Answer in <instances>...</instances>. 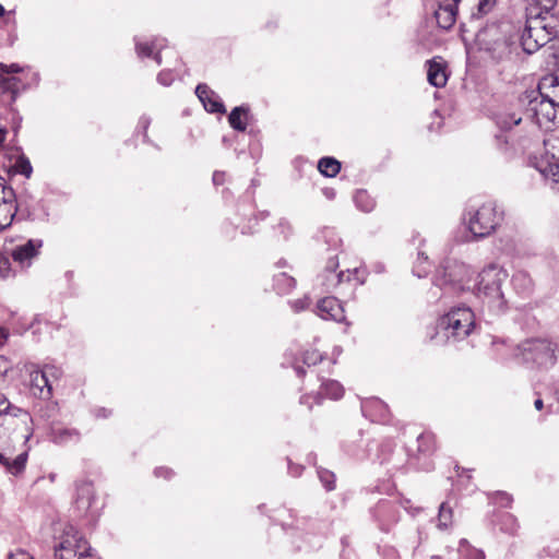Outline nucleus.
Returning <instances> with one entry per match:
<instances>
[{"label": "nucleus", "mask_w": 559, "mask_h": 559, "mask_svg": "<svg viewBox=\"0 0 559 559\" xmlns=\"http://www.w3.org/2000/svg\"><path fill=\"white\" fill-rule=\"evenodd\" d=\"M508 273L501 266L490 264L478 274L477 297L495 313L507 309V299L502 285L508 280Z\"/></svg>", "instance_id": "nucleus-1"}, {"label": "nucleus", "mask_w": 559, "mask_h": 559, "mask_svg": "<svg viewBox=\"0 0 559 559\" xmlns=\"http://www.w3.org/2000/svg\"><path fill=\"white\" fill-rule=\"evenodd\" d=\"M475 325L474 313L468 307L452 308L437 322L438 342L462 341Z\"/></svg>", "instance_id": "nucleus-2"}, {"label": "nucleus", "mask_w": 559, "mask_h": 559, "mask_svg": "<svg viewBox=\"0 0 559 559\" xmlns=\"http://www.w3.org/2000/svg\"><path fill=\"white\" fill-rule=\"evenodd\" d=\"M467 228L475 238L491 235L503 219V211L495 202L484 203L467 213Z\"/></svg>", "instance_id": "nucleus-3"}, {"label": "nucleus", "mask_w": 559, "mask_h": 559, "mask_svg": "<svg viewBox=\"0 0 559 559\" xmlns=\"http://www.w3.org/2000/svg\"><path fill=\"white\" fill-rule=\"evenodd\" d=\"M557 345L548 340H526L514 349V356L524 362H533L542 368L552 367L557 361Z\"/></svg>", "instance_id": "nucleus-4"}, {"label": "nucleus", "mask_w": 559, "mask_h": 559, "mask_svg": "<svg viewBox=\"0 0 559 559\" xmlns=\"http://www.w3.org/2000/svg\"><path fill=\"white\" fill-rule=\"evenodd\" d=\"M472 276L473 271L467 264L447 259L437 270L435 283L440 287L450 286L454 290H465L469 288Z\"/></svg>", "instance_id": "nucleus-5"}, {"label": "nucleus", "mask_w": 559, "mask_h": 559, "mask_svg": "<svg viewBox=\"0 0 559 559\" xmlns=\"http://www.w3.org/2000/svg\"><path fill=\"white\" fill-rule=\"evenodd\" d=\"M56 559H99L92 552L84 537L72 526L64 531L61 542L55 547Z\"/></svg>", "instance_id": "nucleus-6"}, {"label": "nucleus", "mask_w": 559, "mask_h": 559, "mask_svg": "<svg viewBox=\"0 0 559 559\" xmlns=\"http://www.w3.org/2000/svg\"><path fill=\"white\" fill-rule=\"evenodd\" d=\"M540 17H527L525 28L521 35L523 50L527 53L537 51L548 43V35L542 31Z\"/></svg>", "instance_id": "nucleus-7"}, {"label": "nucleus", "mask_w": 559, "mask_h": 559, "mask_svg": "<svg viewBox=\"0 0 559 559\" xmlns=\"http://www.w3.org/2000/svg\"><path fill=\"white\" fill-rule=\"evenodd\" d=\"M338 267V259L336 255L329 258L326 265H325V282L324 286L328 290L336 289L340 285H342L344 282H349L352 278V275H356L358 273V270L355 269L353 272L347 270L346 272L341 271L336 273V270Z\"/></svg>", "instance_id": "nucleus-8"}, {"label": "nucleus", "mask_w": 559, "mask_h": 559, "mask_svg": "<svg viewBox=\"0 0 559 559\" xmlns=\"http://www.w3.org/2000/svg\"><path fill=\"white\" fill-rule=\"evenodd\" d=\"M25 91V84L19 78H2L0 80V106L10 107L16 100L19 94Z\"/></svg>", "instance_id": "nucleus-9"}, {"label": "nucleus", "mask_w": 559, "mask_h": 559, "mask_svg": "<svg viewBox=\"0 0 559 559\" xmlns=\"http://www.w3.org/2000/svg\"><path fill=\"white\" fill-rule=\"evenodd\" d=\"M317 314L324 320L342 322L345 319L344 308L335 297H325L317 304Z\"/></svg>", "instance_id": "nucleus-10"}, {"label": "nucleus", "mask_w": 559, "mask_h": 559, "mask_svg": "<svg viewBox=\"0 0 559 559\" xmlns=\"http://www.w3.org/2000/svg\"><path fill=\"white\" fill-rule=\"evenodd\" d=\"M344 389L342 384L335 380H328L321 384L320 392L318 395H304L300 399L301 404H307L309 409L312 407L313 403H319L321 396L329 397L331 400H338L343 396Z\"/></svg>", "instance_id": "nucleus-11"}, {"label": "nucleus", "mask_w": 559, "mask_h": 559, "mask_svg": "<svg viewBox=\"0 0 559 559\" xmlns=\"http://www.w3.org/2000/svg\"><path fill=\"white\" fill-rule=\"evenodd\" d=\"M41 246L43 241L40 239H29L27 242L13 249L12 258L21 266H29L32 260L38 255Z\"/></svg>", "instance_id": "nucleus-12"}, {"label": "nucleus", "mask_w": 559, "mask_h": 559, "mask_svg": "<svg viewBox=\"0 0 559 559\" xmlns=\"http://www.w3.org/2000/svg\"><path fill=\"white\" fill-rule=\"evenodd\" d=\"M532 164L550 183L551 189L559 192V160L551 162L550 159L534 157Z\"/></svg>", "instance_id": "nucleus-13"}, {"label": "nucleus", "mask_w": 559, "mask_h": 559, "mask_svg": "<svg viewBox=\"0 0 559 559\" xmlns=\"http://www.w3.org/2000/svg\"><path fill=\"white\" fill-rule=\"evenodd\" d=\"M195 94L206 111L216 114H224L226 111L219 96L206 84H199L195 88Z\"/></svg>", "instance_id": "nucleus-14"}, {"label": "nucleus", "mask_w": 559, "mask_h": 559, "mask_svg": "<svg viewBox=\"0 0 559 559\" xmlns=\"http://www.w3.org/2000/svg\"><path fill=\"white\" fill-rule=\"evenodd\" d=\"M530 105L538 124H543L544 122H551L558 118V106L548 99H544V97H540L539 102H537V99L531 100Z\"/></svg>", "instance_id": "nucleus-15"}, {"label": "nucleus", "mask_w": 559, "mask_h": 559, "mask_svg": "<svg viewBox=\"0 0 559 559\" xmlns=\"http://www.w3.org/2000/svg\"><path fill=\"white\" fill-rule=\"evenodd\" d=\"M16 214L23 218H31V213L24 209L23 202L0 203V231L11 226Z\"/></svg>", "instance_id": "nucleus-16"}, {"label": "nucleus", "mask_w": 559, "mask_h": 559, "mask_svg": "<svg viewBox=\"0 0 559 559\" xmlns=\"http://www.w3.org/2000/svg\"><path fill=\"white\" fill-rule=\"evenodd\" d=\"M460 0H452L449 3H440L435 10V19L442 29H450L456 20V4Z\"/></svg>", "instance_id": "nucleus-17"}, {"label": "nucleus", "mask_w": 559, "mask_h": 559, "mask_svg": "<svg viewBox=\"0 0 559 559\" xmlns=\"http://www.w3.org/2000/svg\"><path fill=\"white\" fill-rule=\"evenodd\" d=\"M28 457L27 451H24L12 457L8 451H0V465L5 468L11 475H19L25 469L26 461Z\"/></svg>", "instance_id": "nucleus-18"}, {"label": "nucleus", "mask_w": 559, "mask_h": 559, "mask_svg": "<svg viewBox=\"0 0 559 559\" xmlns=\"http://www.w3.org/2000/svg\"><path fill=\"white\" fill-rule=\"evenodd\" d=\"M166 47V39H155L151 44L135 39V50L140 58L152 57L159 66L162 63L160 51Z\"/></svg>", "instance_id": "nucleus-19"}, {"label": "nucleus", "mask_w": 559, "mask_h": 559, "mask_svg": "<svg viewBox=\"0 0 559 559\" xmlns=\"http://www.w3.org/2000/svg\"><path fill=\"white\" fill-rule=\"evenodd\" d=\"M94 501L93 484L82 480L76 484L75 506L80 511L86 512Z\"/></svg>", "instance_id": "nucleus-20"}, {"label": "nucleus", "mask_w": 559, "mask_h": 559, "mask_svg": "<svg viewBox=\"0 0 559 559\" xmlns=\"http://www.w3.org/2000/svg\"><path fill=\"white\" fill-rule=\"evenodd\" d=\"M50 439L56 444L66 445L79 442L81 433L75 428L53 426L51 427Z\"/></svg>", "instance_id": "nucleus-21"}, {"label": "nucleus", "mask_w": 559, "mask_h": 559, "mask_svg": "<svg viewBox=\"0 0 559 559\" xmlns=\"http://www.w3.org/2000/svg\"><path fill=\"white\" fill-rule=\"evenodd\" d=\"M538 93L559 108V81L555 76H545L538 84Z\"/></svg>", "instance_id": "nucleus-22"}, {"label": "nucleus", "mask_w": 559, "mask_h": 559, "mask_svg": "<svg viewBox=\"0 0 559 559\" xmlns=\"http://www.w3.org/2000/svg\"><path fill=\"white\" fill-rule=\"evenodd\" d=\"M427 79L428 82L435 87H443L447 84L448 76L445 68L441 61L432 59L427 62Z\"/></svg>", "instance_id": "nucleus-23"}, {"label": "nucleus", "mask_w": 559, "mask_h": 559, "mask_svg": "<svg viewBox=\"0 0 559 559\" xmlns=\"http://www.w3.org/2000/svg\"><path fill=\"white\" fill-rule=\"evenodd\" d=\"M496 126L503 131L510 130L513 126L520 124L522 116L508 109L499 110L493 115Z\"/></svg>", "instance_id": "nucleus-24"}, {"label": "nucleus", "mask_w": 559, "mask_h": 559, "mask_svg": "<svg viewBox=\"0 0 559 559\" xmlns=\"http://www.w3.org/2000/svg\"><path fill=\"white\" fill-rule=\"evenodd\" d=\"M32 385L38 390L39 396L43 399H50L52 395L51 382H48L45 373L39 370H35L31 373Z\"/></svg>", "instance_id": "nucleus-25"}, {"label": "nucleus", "mask_w": 559, "mask_h": 559, "mask_svg": "<svg viewBox=\"0 0 559 559\" xmlns=\"http://www.w3.org/2000/svg\"><path fill=\"white\" fill-rule=\"evenodd\" d=\"M248 111V108L245 106L235 107L228 116L230 127L237 131L243 132L247 129Z\"/></svg>", "instance_id": "nucleus-26"}, {"label": "nucleus", "mask_w": 559, "mask_h": 559, "mask_svg": "<svg viewBox=\"0 0 559 559\" xmlns=\"http://www.w3.org/2000/svg\"><path fill=\"white\" fill-rule=\"evenodd\" d=\"M545 155L539 158L559 162V132L549 134L544 140Z\"/></svg>", "instance_id": "nucleus-27"}, {"label": "nucleus", "mask_w": 559, "mask_h": 559, "mask_svg": "<svg viewBox=\"0 0 559 559\" xmlns=\"http://www.w3.org/2000/svg\"><path fill=\"white\" fill-rule=\"evenodd\" d=\"M513 284L516 290L523 295H530L533 290L534 283L532 277L523 271H519L513 275Z\"/></svg>", "instance_id": "nucleus-28"}, {"label": "nucleus", "mask_w": 559, "mask_h": 559, "mask_svg": "<svg viewBox=\"0 0 559 559\" xmlns=\"http://www.w3.org/2000/svg\"><path fill=\"white\" fill-rule=\"evenodd\" d=\"M319 171L325 177H335L341 170V163L333 157H322L318 163Z\"/></svg>", "instance_id": "nucleus-29"}, {"label": "nucleus", "mask_w": 559, "mask_h": 559, "mask_svg": "<svg viewBox=\"0 0 559 559\" xmlns=\"http://www.w3.org/2000/svg\"><path fill=\"white\" fill-rule=\"evenodd\" d=\"M533 17H540L542 31L548 35V43L558 35L556 19L552 15L538 12Z\"/></svg>", "instance_id": "nucleus-30"}, {"label": "nucleus", "mask_w": 559, "mask_h": 559, "mask_svg": "<svg viewBox=\"0 0 559 559\" xmlns=\"http://www.w3.org/2000/svg\"><path fill=\"white\" fill-rule=\"evenodd\" d=\"M295 278L282 272L274 276V289L277 294H287L295 287Z\"/></svg>", "instance_id": "nucleus-31"}, {"label": "nucleus", "mask_w": 559, "mask_h": 559, "mask_svg": "<svg viewBox=\"0 0 559 559\" xmlns=\"http://www.w3.org/2000/svg\"><path fill=\"white\" fill-rule=\"evenodd\" d=\"M459 552L462 559H485V552L471 546L466 539L460 542Z\"/></svg>", "instance_id": "nucleus-32"}, {"label": "nucleus", "mask_w": 559, "mask_h": 559, "mask_svg": "<svg viewBox=\"0 0 559 559\" xmlns=\"http://www.w3.org/2000/svg\"><path fill=\"white\" fill-rule=\"evenodd\" d=\"M453 511L448 507L447 502H442L439 508L438 527L448 528L452 523Z\"/></svg>", "instance_id": "nucleus-33"}, {"label": "nucleus", "mask_w": 559, "mask_h": 559, "mask_svg": "<svg viewBox=\"0 0 559 559\" xmlns=\"http://www.w3.org/2000/svg\"><path fill=\"white\" fill-rule=\"evenodd\" d=\"M500 530L510 535H514L519 530V523L516 518L511 513H504L501 516Z\"/></svg>", "instance_id": "nucleus-34"}, {"label": "nucleus", "mask_w": 559, "mask_h": 559, "mask_svg": "<svg viewBox=\"0 0 559 559\" xmlns=\"http://www.w3.org/2000/svg\"><path fill=\"white\" fill-rule=\"evenodd\" d=\"M354 201L357 207L364 212H370L374 206L373 200L366 191H357L354 197Z\"/></svg>", "instance_id": "nucleus-35"}, {"label": "nucleus", "mask_w": 559, "mask_h": 559, "mask_svg": "<svg viewBox=\"0 0 559 559\" xmlns=\"http://www.w3.org/2000/svg\"><path fill=\"white\" fill-rule=\"evenodd\" d=\"M3 202H19L16 194L12 187L7 185L4 178L0 177V203Z\"/></svg>", "instance_id": "nucleus-36"}, {"label": "nucleus", "mask_w": 559, "mask_h": 559, "mask_svg": "<svg viewBox=\"0 0 559 559\" xmlns=\"http://www.w3.org/2000/svg\"><path fill=\"white\" fill-rule=\"evenodd\" d=\"M496 0H478L476 11L472 12L473 19H480L488 14L495 7Z\"/></svg>", "instance_id": "nucleus-37"}, {"label": "nucleus", "mask_w": 559, "mask_h": 559, "mask_svg": "<svg viewBox=\"0 0 559 559\" xmlns=\"http://www.w3.org/2000/svg\"><path fill=\"white\" fill-rule=\"evenodd\" d=\"M371 407H374L379 411L381 418L385 417V414L388 413V407L382 401H380L378 399H372L370 401H366L361 405V411L365 415H367V413L369 412V409Z\"/></svg>", "instance_id": "nucleus-38"}, {"label": "nucleus", "mask_w": 559, "mask_h": 559, "mask_svg": "<svg viewBox=\"0 0 559 559\" xmlns=\"http://www.w3.org/2000/svg\"><path fill=\"white\" fill-rule=\"evenodd\" d=\"M318 476L326 490L331 491L335 488V476L332 472L321 468L318 471Z\"/></svg>", "instance_id": "nucleus-39"}, {"label": "nucleus", "mask_w": 559, "mask_h": 559, "mask_svg": "<svg viewBox=\"0 0 559 559\" xmlns=\"http://www.w3.org/2000/svg\"><path fill=\"white\" fill-rule=\"evenodd\" d=\"M43 373H45L48 382H51V385L55 381L59 380L62 376L61 368L55 366V365H45L41 369Z\"/></svg>", "instance_id": "nucleus-40"}, {"label": "nucleus", "mask_w": 559, "mask_h": 559, "mask_svg": "<svg viewBox=\"0 0 559 559\" xmlns=\"http://www.w3.org/2000/svg\"><path fill=\"white\" fill-rule=\"evenodd\" d=\"M14 169L16 173L24 175L25 177H29L32 175L33 168L29 160L25 156H20L15 164Z\"/></svg>", "instance_id": "nucleus-41"}, {"label": "nucleus", "mask_w": 559, "mask_h": 559, "mask_svg": "<svg viewBox=\"0 0 559 559\" xmlns=\"http://www.w3.org/2000/svg\"><path fill=\"white\" fill-rule=\"evenodd\" d=\"M20 71H21V68L16 63H12L10 66L0 63V80L2 78H15L14 75H10V74L19 73ZM17 78L21 79L20 76H17ZM21 81L23 84H25V88H26L27 84L22 79H21Z\"/></svg>", "instance_id": "nucleus-42"}, {"label": "nucleus", "mask_w": 559, "mask_h": 559, "mask_svg": "<svg viewBox=\"0 0 559 559\" xmlns=\"http://www.w3.org/2000/svg\"><path fill=\"white\" fill-rule=\"evenodd\" d=\"M417 441L419 452H429L433 448V437L429 433H421Z\"/></svg>", "instance_id": "nucleus-43"}, {"label": "nucleus", "mask_w": 559, "mask_h": 559, "mask_svg": "<svg viewBox=\"0 0 559 559\" xmlns=\"http://www.w3.org/2000/svg\"><path fill=\"white\" fill-rule=\"evenodd\" d=\"M322 360V355L318 350H307L304 354L302 361L307 366H314Z\"/></svg>", "instance_id": "nucleus-44"}, {"label": "nucleus", "mask_w": 559, "mask_h": 559, "mask_svg": "<svg viewBox=\"0 0 559 559\" xmlns=\"http://www.w3.org/2000/svg\"><path fill=\"white\" fill-rule=\"evenodd\" d=\"M175 80V75L171 70H163L157 75V82L163 86H169Z\"/></svg>", "instance_id": "nucleus-45"}, {"label": "nucleus", "mask_w": 559, "mask_h": 559, "mask_svg": "<svg viewBox=\"0 0 559 559\" xmlns=\"http://www.w3.org/2000/svg\"><path fill=\"white\" fill-rule=\"evenodd\" d=\"M7 338H8V333L5 332V330L0 329V345H2ZM8 370H9L8 360L3 356H0V374H5L8 372Z\"/></svg>", "instance_id": "nucleus-46"}, {"label": "nucleus", "mask_w": 559, "mask_h": 559, "mask_svg": "<svg viewBox=\"0 0 559 559\" xmlns=\"http://www.w3.org/2000/svg\"><path fill=\"white\" fill-rule=\"evenodd\" d=\"M533 2L539 8V12L548 14L555 8L557 0H533Z\"/></svg>", "instance_id": "nucleus-47"}, {"label": "nucleus", "mask_w": 559, "mask_h": 559, "mask_svg": "<svg viewBox=\"0 0 559 559\" xmlns=\"http://www.w3.org/2000/svg\"><path fill=\"white\" fill-rule=\"evenodd\" d=\"M495 501L503 508H508L511 506L512 497L507 492L500 491L496 493Z\"/></svg>", "instance_id": "nucleus-48"}, {"label": "nucleus", "mask_w": 559, "mask_h": 559, "mask_svg": "<svg viewBox=\"0 0 559 559\" xmlns=\"http://www.w3.org/2000/svg\"><path fill=\"white\" fill-rule=\"evenodd\" d=\"M11 273V263L9 258L0 255V276L5 278L10 276Z\"/></svg>", "instance_id": "nucleus-49"}, {"label": "nucleus", "mask_w": 559, "mask_h": 559, "mask_svg": "<svg viewBox=\"0 0 559 559\" xmlns=\"http://www.w3.org/2000/svg\"><path fill=\"white\" fill-rule=\"evenodd\" d=\"M428 262V257L425 255V253L423 252H419L418 253V257H417V265L414 267V273L418 276V277H423L425 273H427L426 269H423L420 270L419 266L423 264V263H427Z\"/></svg>", "instance_id": "nucleus-50"}, {"label": "nucleus", "mask_w": 559, "mask_h": 559, "mask_svg": "<svg viewBox=\"0 0 559 559\" xmlns=\"http://www.w3.org/2000/svg\"><path fill=\"white\" fill-rule=\"evenodd\" d=\"M310 305L309 297L305 296L304 298L294 300L292 302V307L296 312H299L301 310H305Z\"/></svg>", "instance_id": "nucleus-51"}, {"label": "nucleus", "mask_w": 559, "mask_h": 559, "mask_svg": "<svg viewBox=\"0 0 559 559\" xmlns=\"http://www.w3.org/2000/svg\"><path fill=\"white\" fill-rule=\"evenodd\" d=\"M11 408V403L4 394L0 393V416L7 414Z\"/></svg>", "instance_id": "nucleus-52"}, {"label": "nucleus", "mask_w": 559, "mask_h": 559, "mask_svg": "<svg viewBox=\"0 0 559 559\" xmlns=\"http://www.w3.org/2000/svg\"><path fill=\"white\" fill-rule=\"evenodd\" d=\"M156 477H164L166 479L170 478L173 472L167 467H158L154 471Z\"/></svg>", "instance_id": "nucleus-53"}, {"label": "nucleus", "mask_w": 559, "mask_h": 559, "mask_svg": "<svg viewBox=\"0 0 559 559\" xmlns=\"http://www.w3.org/2000/svg\"><path fill=\"white\" fill-rule=\"evenodd\" d=\"M225 181V173L224 171H215L213 174V182L215 186L223 185Z\"/></svg>", "instance_id": "nucleus-54"}, {"label": "nucleus", "mask_w": 559, "mask_h": 559, "mask_svg": "<svg viewBox=\"0 0 559 559\" xmlns=\"http://www.w3.org/2000/svg\"><path fill=\"white\" fill-rule=\"evenodd\" d=\"M150 123H151V120L148 117L143 116L140 118L139 126L141 128H143L144 136H146V131H147Z\"/></svg>", "instance_id": "nucleus-55"}, {"label": "nucleus", "mask_w": 559, "mask_h": 559, "mask_svg": "<svg viewBox=\"0 0 559 559\" xmlns=\"http://www.w3.org/2000/svg\"><path fill=\"white\" fill-rule=\"evenodd\" d=\"M288 469H289V473H290L293 476H299V475L301 474L302 466H300V465H293V464L289 462Z\"/></svg>", "instance_id": "nucleus-56"}, {"label": "nucleus", "mask_w": 559, "mask_h": 559, "mask_svg": "<svg viewBox=\"0 0 559 559\" xmlns=\"http://www.w3.org/2000/svg\"><path fill=\"white\" fill-rule=\"evenodd\" d=\"M328 233H329V234H331V238H330L329 242H331V245L334 247V249H337V247H340V246H341L342 240H341L338 237H336V236L332 233V230H328Z\"/></svg>", "instance_id": "nucleus-57"}, {"label": "nucleus", "mask_w": 559, "mask_h": 559, "mask_svg": "<svg viewBox=\"0 0 559 559\" xmlns=\"http://www.w3.org/2000/svg\"><path fill=\"white\" fill-rule=\"evenodd\" d=\"M278 228H281V233L286 237L287 236V231L290 230V225L288 224V222L282 219L278 223Z\"/></svg>", "instance_id": "nucleus-58"}, {"label": "nucleus", "mask_w": 559, "mask_h": 559, "mask_svg": "<svg viewBox=\"0 0 559 559\" xmlns=\"http://www.w3.org/2000/svg\"><path fill=\"white\" fill-rule=\"evenodd\" d=\"M15 559H34L31 555H28L24 550H19L15 552Z\"/></svg>", "instance_id": "nucleus-59"}, {"label": "nucleus", "mask_w": 559, "mask_h": 559, "mask_svg": "<svg viewBox=\"0 0 559 559\" xmlns=\"http://www.w3.org/2000/svg\"><path fill=\"white\" fill-rule=\"evenodd\" d=\"M8 131L5 128H0V147L2 146Z\"/></svg>", "instance_id": "nucleus-60"}, {"label": "nucleus", "mask_w": 559, "mask_h": 559, "mask_svg": "<svg viewBox=\"0 0 559 559\" xmlns=\"http://www.w3.org/2000/svg\"><path fill=\"white\" fill-rule=\"evenodd\" d=\"M534 406L537 411H540L544 407V403L542 399H537L534 402Z\"/></svg>", "instance_id": "nucleus-61"}, {"label": "nucleus", "mask_w": 559, "mask_h": 559, "mask_svg": "<svg viewBox=\"0 0 559 559\" xmlns=\"http://www.w3.org/2000/svg\"><path fill=\"white\" fill-rule=\"evenodd\" d=\"M241 233H242V234H251V233H253V230H252V228H251V227H248V228L242 227Z\"/></svg>", "instance_id": "nucleus-62"}, {"label": "nucleus", "mask_w": 559, "mask_h": 559, "mask_svg": "<svg viewBox=\"0 0 559 559\" xmlns=\"http://www.w3.org/2000/svg\"><path fill=\"white\" fill-rule=\"evenodd\" d=\"M295 370H296V372H297V374H298V376L304 374V370H302V368H301V367L297 366V367H295Z\"/></svg>", "instance_id": "nucleus-63"}, {"label": "nucleus", "mask_w": 559, "mask_h": 559, "mask_svg": "<svg viewBox=\"0 0 559 559\" xmlns=\"http://www.w3.org/2000/svg\"><path fill=\"white\" fill-rule=\"evenodd\" d=\"M5 14V10L2 4H0V17Z\"/></svg>", "instance_id": "nucleus-64"}]
</instances>
